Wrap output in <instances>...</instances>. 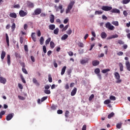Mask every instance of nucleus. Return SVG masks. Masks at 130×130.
<instances>
[{
	"label": "nucleus",
	"mask_w": 130,
	"mask_h": 130,
	"mask_svg": "<svg viewBox=\"0 0 130 130\" xmlns=\"http://www.w3.org/2000/svg\"><path fill=\"white\" fill-rule=\"evenodd\" d=\"M94 74L97 75V76L100 80H102V76H101V74H100V69L96 68L94 70Z\"/></svg>",
	"instance_id": "obj_3"
},
{
	"label": "nucleus",
	"mask_w": 130,
	"mask_h": 130,
	"mask_svg": "<svg viewBox=\"0 0 130 130\" xmlns=\"http://www.w3.org/2000/svg\"><path fill=\"white\" fill-rule=\"evenodd\" d=\"M18 88L21 89V90L23 89V85H22L20 83H18Z\"/></svg>",
	"instance_id": "obj_63"
},
{
	"label": "nucleus",
	"mask_w": 130,
	"mask_h": 130,
	"mask_svg": "<svg viewBox=\"0 0 130 130\" xmlns=\"http://www.w3.org/2000/svg\"><path fill=\"white\" fill-rule=\"evenodd\" d=\"M6 42L8 46H10V41L9 40V36L8 34H6Z\"/></svg>",
	"instance_id": "obj_21"
},
{
	"label": "nucleus",
	"mask_w": 130,
	"mask_h": 130,
	"mask_svg": "<svg viewBox=\"0 0 130 130\" xmlns=\"http://www.w3.org/2000/svg\"><path fill=\"white\" fill-rule=\"evenodd\" d=\"M40 14H41V9L37 8L34 11L32 15H40Z\"/></svg>",
	"instance_id": "obj_8"
},
{
	"label": "nucleus",
	"mask_w": 130,
	"mask_h": 130,
	"mask_svg": "<svg viewBox=\"0 0 130 130\" xmlns=\"http://www.w3.org/2000/svg\"><path fill=\"white\" fill-rule=\"evenodd\" d=\"M27 6L28 8H30V9H33V8H34V3L30 1H27Z\"/></svg>",
	"instance_id": "obj_11"
},
{
	"label": "nucleus",
	"mask_w": 130,
	"mask_h": 130,
	"mask_svg": "<svg viewBox=\"0 0 130 130\" xmlns=\"http://www.w3.org/2000/svg\"><path fill=\"white\" fill-rule=\"evenodd\" d=\"M99 63H100V62L97 60L92 61V66H93V67L99 66Z\"/></svg>",
	"instance_id": "obj_15"
},
{
	"label": "nucleus",
	"mask_w": 130,
	"mask_h": 130,
	"mask_svg": "<svg viewBox=\"0 0 130 130\" xmlns=\"http://www.w3.org/2000/svg\"><path fill=\"white\" fill-rule=\"evenodd\" d=\"M111 101H110V100H106L104 102V104H109V103H111Z\"/></svg>",
	"instance_id": "obj_45"
},
{
	"label": "nucleus",
	"mask_w": 130,
	"mask_h": 130,
	"mask_svg": "<svg viewBox=\"0 0 130 130\" xmlns=\"http://www.w3.org/2000/svg\"><path fill=\"white\" fill-rule=\"evenodd\" d=\"M32 82L34 84H35V85H37V86H39L40 85L38 82V81H37V80L36 78L32 79Z\"/></svg>",
	"instance_id": "obj_25"
},
{
	"label": "nucleus",
	"mask_w": 130,
	"mask_h": 130,
	"mask_svg": "<svg viewBox=\"0 0 130 130\" xmlns=\"http://www.w3.org/2000/svg\"><path fill=\"white\" fill-rule=\"evenodd\" d=\"M51 41V38H49L48 39H47L45 41V44L46 45H47V44H49V42Z\"/></svg>",
	"instance_id": "obj_41"
},
{
	"label": "nucleus",
	"mask_w": 130,
	"mask_h": 130,
	"mask_svg": "<svg viewBox=\"0 0 130 130\" xmlns=\"http://www.w3.org/2000/svg\"><path fill=\"white\" fill-rule=\"evenodd\" d=\"M50 30H54L55 29V25L54 24H50L49 25Z\"/></svg>",
	"instance_id": "obj_27"
},
{
	"label": "nucleus",
	"mask_w": 130,
	"mask_h": 130,
	"mask_svg": "<svg viewBox=\"0 0 130 130\" xmlns=\"http://www.w3.org/2000/svg\"><path fill=\"white\" fill-rule=\"evenodd\" d=\"M125 66L127 71H129V72H130V63L129 61H126Z\"/></svg>",
	"instance_id": "obj_18"
},
{
	"label": "nucleus",
	"mask_w": 130,
	"mask_h": 130,
	"mask_svg": "<svg viewBox=\"0 0 130 130\" xmlns=\"http://www.w3.org/2000/svg\"><path fill=\"white\" fill-rule=\"evenodd\" d=\"M112 37L113 39L114 38H118V35L116 34V35H112Z\"/></svg>",
	"instance_id": "obj_61"
},
{
	"label": "nucleus",
	"mask_w": 130,
	"mask_h": 130,
	"mask_svg": "<svg viewBox=\"0 0 130 130\" xmlns=\"http://www.w3.org/2000/svg\"><path fill=\"white\" fill-rule=\"evenodd\" d=\"M6 57V52L4 51H2V53H1V59L3 60L4 58Z\"/></svg>",
	"instance_id": "obj_24"
},
{
	"label": "nucleus",
	"mask_w": 130,
	"mask_h": 130,
	"mask_svg": "<svg viewBox=\"0 0 130 130\" xmlns=\"http://www.w3.org/2000/svg\"><path fill=\"white\" fill-rule=\"evenodd\" d=\"M12 32H14L16 29V24L13 23L11 26Z\"/></svg>",
	"instance_id": "obj_28"
},
{
	"label": "nucleus",
	"mask_w": 130,
	"mask_h": 130,
	"mask_svg": "<svg viewBox=\"0 0 130 130\" xmlns=\"http://www.w3.org/2000/svg\"><path fill=\"white\" fill-rule=\"evenodd\" d=\"M15 55L16 57H17L18 58H21V55H20L19 53L15 52Z\"/></svg>",
	"instance_id": "obj_46"
},
{
	"label": "nucleus",
	"mask_w": 130,
	"mask_h": 130,
	"mask_svg": "<svg viewBox=\"0 0 130 130\" xmlns=\"http://www.w3.org/2000/svg\"><path fill=\"white\" fill-rule=\"evenodd\" d=\"M7 63L8 66H11V56L10 55H7Z\"/></svg>",
	"instance_id": "obj_22"
},
{
	"label": "nucleus",
	"mask_w": 130,
	"mask_h": 130,
	"mask_svg": "<svg viewBox=\"0 0 130 130\" xmlns=\"http://www.w3.org/2000/svg\"><path fill=\"white\" fill-rule=\"evenodd\" d=\"M40 43L41 45H43V43H44V38L43 37H41L40 39Z\"/></svg>",
	"instance_id": "obj_29"
},
{
	"label": "nucleus",
	"mask_w": 130,
	"mask_h": 130,
	"mask_svg": "<svg viewBox=\"0 0 130 130\" xmlns=\"http://www.w3.org/2000/svg\"><path fill=\"white\" fill-rule=\"evenodd\" d=\"M62 110H58L57 111V113L58 114H62Z\"/></svg>",
	"instance_id": "obj_58"
},
{
	"label": "nucleus",
	"mask_w": 130,
	"mask_h": 130,
	"mask_svg": "<svg viewBox=\"0 0 130 130\" xmlns=\"http://www.w3.org/2000/svg\"><path fill=\"white\" fill-rule=\"evenodd\" d=\"M44 93L45 94H50L51 92H50V90L47 89L44 90Z\"/></svg>",
	"instance_id": "obj_52"
},
{
	"label": "nucleus",
	"mask_w": 130,
	"mask_h": 130,
	"mask_svg": "<svg viewBox=\"0 0 130 130\" xmlns=\"http://www.w3.org/2000/svg\"><path fill=\"white\" fill-rule=\"evenodd\" d=\"M7 82V80L6 79V78L3 77H0V83H1L2 84H6V83Z\"/></svg>",
	"instance_id": "obj_12"
},
{
	"label": "nucleus",
	"mask_w": 130,
	"mask_h": 130,
	"mask_svg": "<svg viewBox=\"0 0 130 130\" xmlns=\"http://www.w3.org/2000/svg\"><path fill=\"white\" fill-rule=\"evenodd\" d=\"M130 0H123L122 3L123 5H126V4H128Z\"/></svg>",
	"instance_id": "obj_42"
},
{
	"label": "nucleus",
	"mask_w": 130,
	"mask_h": 130,
	"mask_svg": "<svg viewBox=\"0 0 130 130\" xmlns=\"http://www.w3.org/2000/svg\"><path fill=\"white\" fill-rule=\"evenodd\" d=\"M18 98L20 99V100H25V98L21 95H18Z\"/></svg>",
	"instance_id": "obj_59"
},
{
	"label": "nucleus",
	"mask_w": 130,
	"mask_h": 130,
	"mask_svg": "<svg viewBox=\"0 0 130 130\" xmlns=\"http://www.w3.org/2000/svg\"><path fill=\"white\" fill-rule=\"evenodd\" d=\"M102 14H103V12L99 11H95L94 13V15H102Z\"/></svg>",
	"instance_id": "obj_37"
},
{
	"label": "nucleus",
	"mask_w": 130,
	"mask_h": 130,
	"mask_svg": "<svg viewBox=\"0 0 130 130\" xmlns=\"http://www.w3.org/2000/svg\"><path fill=\"white\" fill-rule=\"evenodd\" d=\"M13 8H14V9H20L21 7L20 6V5L17 4L16 5H14Z\"/></svg>",
	"instance_id": "obj_48"
},
{
	"label": "nucleus",
	"mask_w": 130,
	"mask_h": 130,
	"mask_svg": "<svg viewBox=\"0 0 130 130\" xmlns=\"http://www.w3.org/2000/svg\"><path fill=\"white\" fill-rule=\"evenodd\" d=\"M72 30L71 28H69L68 31H67V33L68 35H71L72 34Z\"/></svg>",
	"instance_id": "obj_47"
},
{
	"label": "nucleus",
	"mask_w": 130,
	"mask_h": 130,
	"mask_svg": "<svg viewBox=\"0 0 130 130\" xmlns=\"http://www.w3.org/2000/svg\"><path fill=\"white\" fill-rule=\"evenodd\" d=\"M101 37L102 38V39H105L107 37V34L104 31H103L101 34Z\"/></svg>",
	"instance_id": "obj_14"
},
{
	"label": "nucleus",
	"mask_w": 130,
	"mask_h": 130,
	"mask_svg": "<svg viewBox=\"0 0 130 130\" xmlns=\"http://www.w3.org/2000/svg\"><path fill=\"white\" fill-rule=\"evenodd\" d=\"M106 28H107V29H109V30H114V26L113 25H111V24L109 22L106 23Z\"/></svg>",
	"instance_id": "obj_4"
},
{
	"label": "nucleus",
	"mask_w": 130,
	"mask_h": 130,
	"mask_svg": "<svg viewBox=\"0 0 130 130\" xmlns=\"http://www.w3.org/2000/svg\"><path fill=\"white\" fill-rule=\"evenodd\" d=\"M47 98H48V96H46L43 97L41 99V100H40V99H38V104H41V103H42V102H43L44 101H45V100H46V99H47Z\"/></svg>",
	"instance_id": "obj_7"
},
{
	"label": "nucleus",
	"mask_w": 130,
	"mask_h": 130,
	"mask_svg": "<svg viewBox=\"0 0 130 130\" xmlns=\"http://www.w3.org/2000/svg\"><path fill=\"white\" fill-rule=\"evenodd\" d=\"M68 54L70 56H73V55H74V53L72 51H69Z\"/></svg>",
	"instance_id": "obj_60"
},
{
	"label": "nucleus",
	"mask_w": 130,
	"mask_h": 130,
	"mask_svg": "<svg viewBox=\"0 0 130 130\" xmlns=\"http://www.w3.org/2000/svg\"><path fill=\"white\" fill-rule=\"evenodd\" d=\"M58 32H59V29H58V28H56L54 30V34H55V35H57V34H58Z\"/></svg>",
	"instance_id": "obj_36"
},
{
	"label": "nucleus",
	"mask_w": 130,
	"mask_h": 130,
	"mask_svg": "<svg viewBox=\"0 0 130 130\" xmlns=\"http://www.w3.org/2000/svg\"><path fill=\"white\" fill-rule=\"evenodd\" d=\"M69 24L66 25L61 30L62 32H64V31H66L68 29V28H69Z\"/></svg>",
	"instance_id": "obj_43"
},
{
	"label": "nucleus",
	"mask_w": 130,
	"mask_h": 130,
	"mask_svg": "<svg viewBox=\"0 0 130 130\" xmlns=\"http://www.w3.org/2000/svg\"><path fill=\"white\" fill-rule=\"evenodd\" d=\"M112 24H113V25H114L115 26H118L119 25L118 21H113Z\"/></svg>",
	"instance_id": "obj_49"
},
{
	"label": "nucleus",
	"mask_w": 130,
	"mask_h": 130,
	"mask_svg": "<svg viewBox=\"0 0 130 130\" xmlns=\"http://www.w3.org/2000/svg\"><path fill=\"white\" fill-rule=\"evenodd\" d=\"M115 78L117 81H116V83L117 84H120L121 83L122 80L120 79V75L118 72H115L114 73Z\"/></svg>",
	"instance_id": "obj_2"
},
{
	"label": "nucleus",
	"mask_w": 130,
	"mask_h": 130,
	"mask_svg": "<svg viewBox=\"0 0 130 130\" xmlns=\"http://www.w3.org/2000/svg\"><path fill=\"white\" fill-rule=\"evenodd\" d=\"M108 72H110V69H104L102 71V73L103 74H106V73H108Z\"/></svg>",
	"instance_id": "obj_31"
},
{
	"label": "nucleus",
	"mask_w": 130,
	"mask_h": 130,
	"mask_svg": "<svg viewBox=\"0 0 130 130\" xmlns=\"http://www.w3.org/2000/svg\"><path fill=\"white\" fill-rule=\"evenodd\" d=\"M69 114H70V112L69 111H66L65 113V116L66 117H69Z\"/></svg>",
	"instance_id": "obj_55"
},
{
	"label": "nucleus",
	"mask_w": 130,
	"mask_h": 130,
	"mask_svg": "<svg viewBox=\"0 0 130 130\" xmlns=\"http://www.w3.org/2000/svg\"><path fill=\"white\" fill-rule=\"evenodd\" d=\"M50 46L51 47V48H54L55 45L54 44V42L51 41L50 43Z\"/></svg>",
	"instance_id": "obj_33"
},
{
	"label": "nucleus",
	"mask_w": 130,
	"mask_h": 130,
	"mask_svg": "<svg viewBox=\"0 0 130 130\" xmlns=\"http://www.w3.org/2000/svg\"><path fill=\"white\" fill-rule=\"evenodd\" d=\"M102 19L103 20H107V17H106V16H105V15H102Z\"/></svg>",
	"instance_id": "obj_62"
},
{
	"label": "nucleus",
	"mask_w": 130,
	"mask_h": 130,
	"mask_svg": "<svg viewBox=\"0 0 130 130\" xmlns=\"http://www.w3.org/2000/svg\"><path fill=\"white\" fill-rule=\"evenodd\" d=\"M80 62L82 64H84L85 63H87L88 62V59H81Z\"/></svg>",
	"instance_id": "obj_30"
},
{
	"label": "nucleus",
	"mask_w": 130,
	"mask_h": 130,
	"mask_svg": "<svg viewBox=\"0 0 130 130\" xmlns=\"http://www.w3.org/2000/svg\"><path fill=\"white\" fill-rule=\"evenodd\" d=\"M22 67L23 68H22V71L24 74H25V75H28V72L26 70V69L24 68H25V63H22Z\"/></svg>",
	"instance_id": "obj_13"
},
{
	"label": "nucleus",
	"mask_w": 130,
	"mask_h": 130,
	"mask_svg": "<svg viewBox=\"0 0 130 130\" xmlns=\"http://www.w3.org/2000/svg\"><path fill=\"white\" fill-rule=\"evenodd\" d=\"M19 14L20 17H25V16H27V12H25L24 10H20Z\"/></svg>",
	"instance_id": "obj_10"
},
{
	"label": "nucleus",
	"mask_w": 130,
	"mask_h": 130,
	"mask_svg": "<svg viewBox=\"0 0 130 130\" xmlns=\"http://www.w3.org/2000/svg\"><path fill=\"white\" fill-rule=\"evenodd\" d=\"M64 88L66 90H69L70 89V86L69 85V83H67L64 86Z\"/></svg>",
	"instance_id": "obj_50"
},
{
	"label": "nucleus",
	"mask_w": 130,
	"mask_h": 130,
	"mask_svg": "<svg viewBox=\"0 0 130 130\" xmlns=\"http://www.w3.org/2000/svg\"><path fill=\"white\" fill-rule=\"evenodd\" d=\"M20 79L24 84H26V80H25V78H24V77L22 74L20 75Z\"/></svg>",
	"instance_id": "obj_34"
},
{
	"label": "nucleus",
	"mask_w": 130,
	"mask_h": 130,
	"mask_svg": "<svg viewBox=\"0 0 130 130\" xmlns=\"http://www.w3.org/2000/svg\"><path fill=\"white\" fill-rule=\"evenodd\" d=\"M14 115H15V114H14V113H11L10 114H9L6 116V120H7V121L11 120V119H12V118L14 117Z\"/></svg>",
	"instance_id": "obj_6"
},
{
	"label": "nucleus",
	"mask_w": 130,
	"mask_h": 130,
	"mask_svg": "<svg viewBox=\"0 0 130 130\" xmlns=\"http://www.w3.org/2000/svg\"><path fill=\"white\" fill-rule=\"evenodd\" d=\"M59 10H60V13H62L64 12V9L62 8V5H59L58 8L56 9V12H59Z\"/></svg>",
	"instance_id": "obj_9"
},
{
	"label": "nucleus",
	"mask_w": 130,
	"mask_h": 130,
	"mask_svg": "<svg viewBox=\"0 0 130 130\" xmlns=\"http://www.w3.org/2000/svg\"><path fill=\"white\" fill-rule=\"evenodd\" d=\"M122 125V123L120 122L116 124V127L117 128H121V126Z\"/></svg>",
	"instance_id": "obj_39"
},
{
	"label": "nucleus",
	"mask_w": 130,
	"mask_h": 130,
	"mask_svg": "<svg viewBox=\"0 0 130 130\" xmlns=\"http://www.w3.org/2000/svg\"><path fill=\"white\" fill-rule=\"evenodd\" d=\"M119 67L120 68V72L123 71V64H122L121 63H119Z\"/></svg>",
	"instance_id": "obj_32"
},
{
	"label": "nucleus",
	"mask_w": 130,
	"mask_h": 130,
	"mask_svg": "<svg viewBox=\"0 0 130 130\" xmlns=\"http://www.w3.org/2000/svg\"><path fill=\"white\" fill-rule=\"evenodd\" d=\"M78 46L79 47H84V44L81 42L78 43Z\"/></svg>",
	"instance_id": "obj_51"
},
{
	"label": "nucleus",
	"mask_w": 130,
	"mask_h": 130,
	"mask_svg": "<svg viewBox=\"0 0 130 130\" xmlns=\"http://www.w3.org/2000/svg\"><path fill=\"white\" fill-rule=\"evenodd\" d=\"M67 74L68 76H69V77H71V74H72V70H69L68 71H67Z\"/></svg>",
	"instance_id": "obj_57"
},
{
	"label": "nucleus",
	"mask_w": 130,
	"mask_h": 130,
	"mask_svg": "<svg viewBox=\"0 0 130 130\" xmlns=\"http://www.w3.org/2000/svg\"><path fill=\"white\" fill-rule=\"evenodd\" d=\"M82 130H87V125H84L82 127Z\"/></svg>",
	"instance_id": "obj_64"
},
{
	"label": "nucleus",
	"mask_w": 130,
	"mask_h": 130,
	"mask_svg": "<svg viewBox=\"0 0 130 130\" xmlns=\"http://www.w3.org/2000/svg\"><path fill=\"white\" fill-rule=\"evenodd\" d=\"M77 93V88L75 87L72 91L71 95L72 96H75Z\"/></svg>",
	"instance_id": "obj_16"
},
{
	"label": "nucleus",
	"mask_w": 130,
	"mask_h": 130,
	"mask_svg": "<svg viewBox=\"0 0 130 130\" xmlns=\"http://www.w3.org/2000/svg\"><path fill=\"white\" fill-rule=\"evenodd\" d=\"M6 113V112L5 111H2L0 112V118H3V115H4V114Z\"/></svg>",
	"instance_id": "obj_44"
},
{
	"label": "nucleus",
	"mask_w": 130,
	"mask_h": 130,
	"mask_svg": "<svg viewBox=\"0 0 130 130\" xmlns=\"http://www.w3.org/2000/svg\"><path fill=\"white\" fill-rule=\"evenodd\" d=\"M111 13H116L117 14H120V10L117 9H113L111 11Z\"/></svg>",
	"instance_id": "obj_17"
},
{
	"label": "nucleus",
	"mask_w": 130,
	"mask_h": 130,
	"mask_svg": "<svg viewBox=\"0 0 130 130\" xmlns=\"http://www.w3.org/2000/svg\"><path fill=\"white\" fill-rule=\"evenodd\" d=\"M68 37H69V36L67 34H64L61 37V40H66V39H68Z\"/></svg>",
	"instance_id": "obj_26"
},
{
	"label": "nucleus",
	"mask_w": 130,
	"mask_h": 130,
	"mask_svg": "<svg viewBox=\"0 0 130 130\" xmlns=\"http://www.w3.org/2000/svg\"><path fill=\"white\" fill-rule=\"evenodd\" d=\"M50 23H51L52 24L54 23V15H53V14H51L50 15Z\"/></svg>",
	"instance_id": "obj_19"
},
{
	"label": "nucleus",
	"mask_w": 130,
	"mask_h": 130,
	"mask_svg": "<svg viewBox=\"0 0 130 130\" xmlns=\"http://www.w3.org/2000/svg\"><path fill=\"white\" fill-rule=\"evenodd\" d=\"M94 98V95L92 94L89 98V101H92V100Z\"/></svg>",
	"instance_id": "obj_53"
},
{
	"label": "nucleus",
	"mask_w": 130,
	"mask_h": 130,
	"mask_svg": "<svg viewBox=\"0 0 130 130\" xmlns=\"http://www.w3.org/2000/svg\"><path fill=\"white\" fill-rule=\"evenodd\" d=\"M9 16L11 18H14V19L17 18V14L16 13H11Z\"/></svg>",
	"instance_id": "obj_20"
},
{
	"label": "nucleus",
	"mask_w": 130,
	"mask_h": 130,
	"mask_svg": "<svg viewBox=\"0 0 130 130\" xmlns=\"http://www.w3.org/2000/svg\"><path fill=\"white\" fill-rule=\"evenodd\" d=\"M110 100H112V101H115L116 100V98L115 96L111 95L110 96Z\"/></svg>",
	"instance_id": "obj_38"
},
{
	"label": "nucleus",
	"mask_w": 130,
	"mask_h": 130,
	"mask_svg": "<svg viewBox=\"0 0 130 130\" xmlns=\"http://www.w3.org/2000/svg\"><path fill=\"white\" fill-rule=\"evenodd\" d=\"M48 81L49 83H52V77H51V75H48Z\"/></svg>",
	"instance_id": "obj_40"
},
{
	"label": "nucleus",
	"mask_w": 130,
	"mask_h": 130,
	"mask_svg": "<svg viewBox=\"0 0 130 130\" xmlns=\"http://www.w3.org/2000/svg\"><path fill=\"white\" fill-rule=\"evenodd\" d=\"M117 55L119 56H121V55H123V53L121 51H120L117 53Z\"/></svg>",
	"instance_id": "obj_56"
},
{
	"label": "nucleus",
	"mask_w": 130,
	"mask_h": 130,
	"mask_svg": "<svg viewBox=\"0 0 130 130\" xmlns=\"http://www.w3.org/2000/svg\"><path fill=\"white\" fill-rule=\"evenodd\" d=\"M101 9L102 10H103V11L108 12V11H111V10H112V7L107 6H103Z\"/></svg>",
	"instance_id": "obj_5"
},
{
	"label": "nucleus",
	"mask_w": 130,
	"mask_h": 130,
	"mask_svg": "<svg viewBox=\"0 0 130 130\" xmlns=\"http://www.w3.org/2000/svg\"><path fill=\"white\" fill-rule=\"evenodd\" d=\"M67 69V66H64L62 70H61V76H63V75H64V73H66V70Z\"/></svg>",
	"instance_id": "obj_23"
},
{
	"label": "nucleus",
	"mask_w": 130,
	"mask_h": 130,
	"mask_svg": "<svg viewBox=\"0 0 130 130\" xmlns=\"http://www.w3.org/2000/svg\"><path fill=\"white\" fill-rule=\"evenodd\" d=\"M43 50L44 53H46V52H47L46 46H43Z\"/></svg>",
	"instance_id": "obj_54"
},
{
	"label": "nucleus",
	"mask_w": 130,
	"mask_h": 130,
	"mask_svg": "<svg viewBox=\"0 0 130 130\" xmlns=\"http://www.w3.org/2000/svg\"><path fill=\"white\" fill-rule=\"evenodd\" d=\"M75 5V1H71L69 3L67 9L66 10V14H69V13H71V10L73 9V7H74V5Z\"/></svg>",
	"instance_id": "obj_1"
},
{
	"label": "nucleus",
	"mask_w": 130,
	"mask_h": 130,
	"mask_svg": "<svg viewBox=\"0 0 130 130\" xmlns=\"http://www.w3.org/2000/svg\"><path fill=\"white\" fill-rule=\"evenodd\" d=\"M114 116V113L112 112L108 115V118H109V119H110L111 117H113Z\"/></svg>",
	"instance_id": "obj_35"
}]
</instances>
